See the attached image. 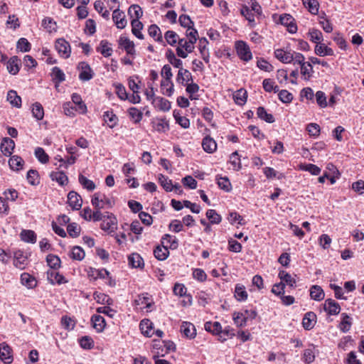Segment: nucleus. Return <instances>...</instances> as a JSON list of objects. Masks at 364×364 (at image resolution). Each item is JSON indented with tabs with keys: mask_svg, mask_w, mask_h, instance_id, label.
<instances>
[{
	"mask_svg": "<svg viewBox=\"0 0 364 364\" xmlns=\"http://www.w3.org/2000/svg\"><path fill=\"white\" fill-rule=\"evenodd\" d=\"M161 76L164 78L161 82V90L163 95L171 96L174 92L173 83L171 81L173 76L169 65H165L161 69Z\"/></svg>",
	"mask_w": 364,
	"mask_h": 364,
	"instance_id": "1",
	"label": "nucleus"
},
{
	"mask_svg": "<svg viewBox=\"0 0 364 364\" xmlns=\"http://www.w3.org/2000/svg\"><path fill=\"white\" fill-rule=\"evenodd\" d=\"M102 219H99L98 221H101L100 227L102 230L108 233L114 232L117 229V221L113 214L109 212H102Z\"/></svg>",
	"mask_w": 364,
	"mask_h": 364,
	"instance_id": "2",
	"label": "nucleus"
},
{
	"mask_svg": "<svg viewBox=\"0 0 364 364\" xmlns=\"http://www.w3.org/2000/svg\"><path fill=\"white\" fill-rule=\"evenodd\" d=\"M178 46L176 48V54L178 57L186 58L188 53L193 51L195 46L193 41L186 38H179L178 42Z\"/></svg>",
	"mask_w": 364,
	"mask_h": 364,
	"instance_id": "3",
	"label": "nucleus"
},
{
	"mask_svg": "<svg viewBox=\"0 0 364 364\" xmlns=\"http://www.w3.org/2000/svg\"><path fill=\"white\" fill-rule=\"evenodd\" d=\"M235 48L237 55L242 60L248 62L252 58L250 48L245 42L242 41H237Z\"/></svg>",
	"mask_w": 364,
	"mask_h": 364,
	"instance_id": "4",
	"label": "nucleus"
},
{
	"mask_svg": "<svg viewBox=\"0 0 364 364\" xmlns=\"http://www.w3.org/2000/svg\"><path fill=\"white\" fill-rule=\"evenodd\" d=\"M158 178L161 186L166 191H174L177 194L182 193V188L179 183L173 184L172 181L163 174H159Z\"/></svg>",
	"mask_w": 364,
	"mask_h": 364,
	"instance_id": "5",
	"label": "nucleus"
},
{
	"mask_svg": "<svg viewBox=\"0 0 364 364\" xmlns=\"http://www.w3.org/2000/svg\"><path fill=\"white\" fill-rule=\"evenodd\" d=\"M77 68L80 71L79 79L81 81H89L93 77L94 72L87 63L84 61L80 62Z\"/></svg>",
	"mask_w": 364,
	"mask_h": 364,
	"instance_id": "6",
	"label": "nucleus"
},
{
	"mask_svg": "<svg viewBox=\"0 0 364 364\" xmlns=\"http://www.w3.org/2000/svg\"><path fill=\"white\" fill-rule=\"evenodd\" d=\"M55 47L61 57L64 58H68V57H70L71 53L70 46L69 43L66 41L65 39H58L55 41Z\"/></svg>",
	"mask_w": 364,
	"mask_h": 364,
	"instance_id": "7",
	"label": "nucleus"
},
{
	"mask_svg": "<svg viewBox=\"0 0 364 364\" xmlns=\"http://www.w3.org/2000/svg\"><path fill=\"white\" fill-rule=\"evenodd\" d=\"M279 23L287 28V31L291 33H295L297 31V26L294 18L288 14H282L279 16Z\"/></svg>",
	"mask_w": 364,
	"mask_h": 364,
	"instance_id": "8",
	"label": "nucleus"
},
{
	"mask_svg": "<svg viewBox=\"0 0 364 364\" xmlns=\"http://www.w3.org/2000/svg\"><path fill=\"white\" fill-rule=\"evenodd\" d=\"M0 360L6 364L13 362L12 348L5 342L0 343Z\"/></svg>",
	"mask_w": 364,
	"mask_h": 364,
	"instance_id": "9",
	"label": "nucleus"
},
{
	"mask_svg": "<svg viewBox=\"0 0 364 364\" xmlns=\"http://www.w3.org/2000/svg\"><path fill=\"white\" fill-rule=\"evenodd\" d=\"M323 309L328 315H338L341 311V306L333 299H328L323 304Z\"/></svg>",
	"mask_w": 364,
	"mask_h": 364,
	"instance_id": "10",
	"label": "nucleus"
},
{
	"mask_svg": "<svg viewBox=\"0 0 364 364\" xmlns=\"http://www.w3.org/2000/svg\"><path fill=\"white\" fill-rule=\"evenodd\" d=\"M205 331L212 333L213 334L219 335L220 340L221 341H224L226 340V338L223 337V336L220 335L222 333V326L221 324L218 321L211 322L207 321L204 325Z\"/></svg>",
	"mask_w": 364,
	"mask_h": 364,
	"instance_id": "11",
	"label": "nucleus"
},
{
	"mask_svg": "<svg viewBox=\"0 0 364 364\" xmlns=\"http://www.w3.org/2000/svg\"><path fill=\"white\" fill-rule=\"evenodd\" d=\"M112 19L118 28L122 29L127 26L124 13L119 9H114Z\"/></svg>",
	"mask_w": 364,
	"mask_h": 364,
	"instance_id": "12",
	"label": "nucleus"
},
{
	"mask_svg": "<svg viewBox=\"0 0 364 364\" xmlns=\"http://www.w3.org/2000/svg\"><path fill=\"white\" fill-rule=\"evenodd\" d=\"M119 46L127 52V55H134L135 54L134 43L127 37L120 36Z\"/></svg>",
	"mask_w": 364,
	"mask_h": 364,
	"instance_id": "13",
	"label": "nucleus"
},
{
	"mask_svg": "<svg viewBox=\"0 0 364 364\" xmlns=\"http://www.w3.org/2000/svg\"><path fill=\"white\" fill-rule=\"evenodd\" d=\"M82 217L87 220L98 221L99 219H102V211L97 209L95 211H92L89 207H86L81 212Z\"/></svg>",
	"mask_w": 364,
	"mask_h": 364,
	"instance_id": "14",
	"label": "nucleus"
},
{
	"mask_svg": "<svg viewBox=\"0 0 364 364\" xmlns=\"http://www.w3.org/2000/svg\"><path fill=\"white\" fill-rule=\"evenodd\" d=\"M15 148V142L9 137H4L1 143V150L4 155L9 156Z\"/></svg>",
	"mask_w": 364,
	"mask_h": 364,
	"instance_id": "15",
	"label": "nucleus"
},
{
	"mask_svg": "<svg viewBox=\"0 0 364 364\" xmlns=\"http://www.w3.org/2000/svg\"><path fill=\"white\" fill-rule=\"evenodd\" d=\"M21 65V60L17 56H12L8 60L6 68L10 74L16 75L19 72Z\"/></svg>",
	"mask_w": 364,
	"mask_h": 364,
	"instance_id": "16",
	"label": "nucleus"
},
{
	"mask_svg": "<svg viewBox=\"0 0 364 364\" xmlns=\"http://www.w3.org/2000/svg\"><path fill=\"white\" fill-rule=\"evenodd\" d=\"M316 321V315L312 311H309L305 314L303 320L302 325L304 329L311 330L314 327Z\"/></svg>",
	"mask_w": 364,
	"mask_h": 364,
	"instance_id": "17",
	"label": "nucleus"
},
{
	"mask_svg": "<svg viewBox=\"0 0 364 364\" xmlns=\"http://www.w3.org/2000/svg\"><path fill=\"white\" fill-rule=\"evenodd\" d=\"M341 321L338 325V328L343 333H347L350 331L352 326V318L346 313L341 314Z\"/></svg>",
	"mask_w": 364,
	"mask_h": 364,
	"instance_id": "18",
	"label": "nucleus"
},
{
	"mask_svg": "<svg viewBox=\"0 0 364 364\" xmlns=\"http://www.w3.org/2000/svg\"><path fill=\"white\" fill-rule=\"evenodd\" d=\"M152 104L156 108L163 112H167L171 109V102L161 97L153 98Z\"/></svg>",
	"mask_w": 364,
	"mask_h": 364,
	"instance_id": "19",
	"label": "nucleus"
},
{
	"mask_svg": "<svg viewBox=\"0 0 364 364\" xmlns=\"http://www.w3.org/2000/svg\"><path fill=\"white\" fill-rule=\"evenodd\" d=\"M14 264L16 267L23 269L27 264V257L21 251H16L14 253Z\"/></svg>",
	"mask_w": 364,
	"mask_h": 364,
	"instance_id": "20",
	"label": "nucleus"
},
{
	"mask_svg": "<svg viewBox=\"0 0 364 364\" xmlns=\"http://www.w3.org/2000/svg\"><path fill=\"white\" fill-rule=\"evenodd\" d=\"M181 331L188 338H193L196 335V330L193 324L184 321L181 326Z\"/></svg>",
	"mask_w": 364,
	"mask_h": 364,
	"instance_id": "21",
	"label": "nucleus"
},
{
	"mask_svg": "<svg viewBox=\"0 0 364 364\" xmlns=\"http://www.w3.org/2000/svg\"><path fill=\"white\" fill-rule=\"evenodd\" d=\"M274 56L283 63H290L292 62L291 51H287L283 49H276L274 50Z\"/></svg>",
	"mask_w": 364,
	"mask_h": 364,
	"instance_id": "22",
	"label": "nucleus"
},
{
	"mask_svg": "<svg viewBox=\"0 0 364 364\" xmlns=\"http://www.w3.org/2000/svg\"><path fill=\"white\" fill-rule=\"evenodd\" d=\"M202 146L205 152L212 154L217 149V143L212 137L206 136L202 141Z\"/></svg>",
	"mask_w": 364,
	"mask_h": 364,
	"instance_id": "23",
	"label": "nucleus"
},
{
	"mask_svg": "<svg viewBox=\"0 0 364 364\" xmlns=\"http://www.w3.org/2000/svg\"><path fill=\"white\" fill-rule=\"evenodd\" d=\"M139 328L141 333L146 337H151L154 335L153 323L149 319H143L139 323Z\"/></svg>",
	"mask_w": 364,
	"mask_h": 364,
	"instance_id": "24",
	"label": "nucleus"
},
{
	"mask_svg": "<svg viewBox=\"0 0 364 364\" xmlns=\"http://www.w3.org/2000/svg\"><path fill=\"white\" fill-rule=\"evenodd\" d=\"M176 81L178 83H181L182 85H184V82H186V84L193 81V76L192 74L190 73L189 70L184 69L183 68H181V69L178 70L177 77H176Z\"/></svg>",
	"mask_w": 364,
	"mask_h": 364,
	"instance_id": "25",
	"label": "nucleus"
},
{
	"mask_svg": "<svg viewBox=\"0 0 364 364\" xmlns=\"http://www.w3.org/2000/svg\"><path fill=\"white\" fill-rule=\"evenodd\" d=\"M208 44V41L205 38H201L199 39L198 48L201 57L205 63H208L210 58V53L206 48Z\"/></svg>",
	"mask_w": 364,
	"mask_h": 364,
	"instance_id": "26",
	"label": "nucleus"
},
{
	"mask_svg": "<svg viewBox=\"0 0 364 364\" xmlns=\"http://www.w3.org/2000/svg\"><path fill=\"white\" fill-rule=\"evenodd\" d=\"M314 52L317 55L319 56H333L334 55V51L332 48L328 47L323 43H318L315 46Z\"/></svg>",
	"mask_w": 364,
	"mask_h": 364,
	"instance_id": "27",
	"label": "nucleus"
},
{
	"mask_svg": "<svg viewBox=\"0 0 364 364\" xmlns=\"http://www.w3.org/2000/svg\"><path fill=\"white\" fill-rule=\"evenodd\" d=\"M52 181H56L60 186H65L68 182V178L63 171H53L50 174Z\"/></svg>",
	"mask_w": 364,
	"mask_h": 364,
	"instance_id": "28",
	"label": "nucleus"
},
{
	"mask_svg": "<svg viewBox=\"0 0 364 364\" xmlns=\"http://www.w3.org/2000/svg\"><path fill=\"white\" fill-rule=\"evenodd\" d=\"M310 296L315 301H320L324 299L325 294L318 285H313L310 289Z\"/></svg>",
	"mask_w": 364,
	"mask_h": 364,
	"instance_id": "29",
	"label": "nucleus"
},
{
	"mask_svg": "<svg viewBox=\"0 0 364 364\" xmlns=\"http://www.w3.org/2000/svg\"><path fill=\"white\" fill-rule=\"evenodd\" d=\"M21 282L23 285L29 289L34 288L37 284L35 277L26 272L21 275Z\"/></svg>",
	"mask_w": 364,
	"mask_h": 364,
	"instance_id": "30",
	"label": "nucleus"
},
{
	"mask_svg": "<svg viewBox=\"0 0 364 364\" xmlns=\"http://www.w3.org/2000/svg\"><path fill=\"white\" fill-rule=\"evenodd\" d=\"M279 277L281 279V282L284 283L285 285H288L290 287H294L296 284V279L284 270L279 271Z\"/></svg>",
	"mask_w": 364,
	"mask_h": 364,
	"instance_id": "31",
	"label": "nucleus"
},
{
	"mask_svg": "<svg viewBox=\"0 0 364 364\" xmlns=\"http://www.w3.org/2000/svg\"><path fill=\"white\" fill-rule=\"evenodd\" d=\"M48 279L52 284L57 283L60 284L67 282L65 277L59 272H56L55 269L48 272Z\"/></svg>",
	"mask_w": 364,
	"mask_h": 364,
	"instance_id": "32",
	"label": "nucleus"
},
{
	"mask_svg": "<svg viewBox=\"0 0 364 364\" xmlns=\"http://www.w3.org/2000/svg\"><path fill=\"white\" fill-rule=\"evenodd\" d=\"M21 240L28 243H36V234L31 230H23L20 233Z\"/></svg>",
	"mask_w": 364,
	"mask_h": 364,
	"instance_id": "33",
	"label": "nucleus"
},
{
	"mask_svg": "<svg viewBox=\"0 0 364 364\" xmlns=\"http://www.w3.org/2000/svg\"><path fill=\"white\" fill-rule=\"evenodd\" d=\"M248 296L247 292L245 290L244 285L237 284L235 288V297L239 301H244L247 300Z\"/></svg>",
	"mask_w": 364,
	"mask_h": 364,
	"instance_id": "34",
	"label": "nucleus"
},
{
	"mask_svg": "<svg viewBox=\"0 0 364 364\" xmlns=\"http://www.w3.org/2000/svg\"><path fill=\"white\" fill-rule=\"evenodd\" d=\"M42 26L48 33L57 31V23L50 17H45L42 21Z\"/></svg>",
	"mask_w": 364,
	"mask_h": 364,
	"instance_id": "35",
	"label": "nucleus"
},
{
	"mask_svg": "<svg viewBox=\"0 0 364 364\" xmlns=\"http://www.w3.org/2000/svg\"><path fill=\"white\" fill-rule=\"evenodd\" d=\"M104 57L108 58L112 55V48L109 46V43L106 40L100 41V46L97 48Z\"/></svg>",
	"mask_w": 364,
	"mask_h": 364,
	"instance_id": "36",
	"label": "nucleus"
},
{
	"mask_svg": "<svg viewBox=\"0 0 364 364\" xmlns=\"http://www.w3.org/2000/svg\"><path fill=\"white\" fill-rule=\"evenodd\" d=\"M129 264L134 268H142L144 267V261L142 257L137 253L132 254L129 257Z\"/></svg>",
	"mask_w": 364,
	"mask_h": 364,
	"instance_id": "37",
	"label": "nucleus"
},
{
	"mask_svg": "<svg viewBox=\"0 0 364 364\" xmlns=\"http://www.w3.org/2000/svg\"><path fill=\"white\" fill-rule=\"evenodd\" d=\"M132 32L139 39H143L144 35L141 33V30L143 28V24L138 19H132L131 22Z\"/></svg>",
	"mask_w": 364,
	"mask_h": 364,
	"instance_id": "38",
	"label": "nucleus"
},
{
	"mask_svg": "<svg viewBox=\"0 0 364 364\" xmlns=\"http://www.w3.org/2000/svg\"><path fill=\"white\" fill-rule=\"evenodd\" d=\"M23 164L24 161L22 158L17 155L12 156L9 161L10 168L15 171L21 169Z\"/></svg>",
	"mask_w": 364,
	"mask_h": 364,
	"instance_id": "39",
	"label": "nucleus"
},
{
	"mask_svg": "<svg viewBox=\"0 0 364 364\" xmlns=\"http://www.w3.org/2000/svg\"><path fill=\"white\" fill-rule=\"evenodd\" d=\"M7 100L14 107H21V98L15 90H9L7 93Z\"/></svg>",
	"mask_w": 364,
	"mask_h": 364,
	"instance_id": "40",
	"label": "nucleus"
},
{
	"mask_svg": "<svg viewBox=\"0 0 364 364\" xmlns=\"http://www.w3.org/2000/svg\"><path fill=\"white\" fill-rule=\"evenodd\" d=\"M149 34L151 37L154 38L155 41L159 43L163 42V37L161 35L159 27L156 24H152L149 27Z\"/></svg>",
	"mask_w": 364,
	"mask_h": 364,
	"instance_id": "41",
	"label": "nucleus"
},
{
	"mask_svg": "<svg viewBox=\"0 0 364 364\" xmlns=\"http://www.w3.org/2000/svg\"><path fill=\"white\" fill-rule=\"evenodd\" d=\"M302 3L311 14L314 15L318 14L319 4L317 0H302Z\"/></svg>",
	"mask_w": 364,
	"mask_h": 364,
	"instance_id": "42",
	"label": "nucleus"
},
{
	"mask_svg": "<svg viewBox=\"0 0 364 364\" xmlns=\"http://www.w3.org/2000/svg\"><path fill=\"white\" fill-rule=\"evenodd\" d=\"M103 119L107 123L109 127L113 128L117 124V117L112 111H106L103 114Z\"/></svg>",
	"mask_w": 364,
	"mask_h": 364,
	"instance_id": "43",
	"label": "nucleus"
},
{
	"mask_svg": "<svg viewBox=\"0 0 364 364\" xmlns=\"http://www.w3.org/2000/svg\"><path fill=\"white\" fill-rule=\"evenodd\" d=\"M91 321L93 323V327L97 330V332L103 331L105 326V318L100 315H93L91 318Z\"/></svg>",
	"mask_w": 364,
	"mask_h": 364,
	"instance_id": "44",
	"label": "nucleus"
},
{
	"mask_svg": "<svg viewBox=\"0 0 364 364\" xmlns=\"http://www.w3.org/2000/svg\"><path fill=\"white\" fill-rule=\"evenodd\" d=\"M155 257L159 260H164L167 258L169 251L167 246L163 245L162 247L158 246L154 250Z\"/></svg>",
	"mask_w": 364,
	"mask_h": 364,
	"instance_id": "45",
	"label": "nucleus"
},
{
	"mask_svg": "<svg viewBox=\"0 0 364 364\" xmlns=\"http://www.w3.org/2000/svg\"><path fill=\"white\" fill-rule=\"evenodd\" d=\"M240 14L243 16L250 23L251 26L255 25V12L247 6H243L240 10Z\"/></svg>",
	"mask_w": 364,
	"mask_h": 364,
	"instance_id": "46",
	"label": "nucleus"
},
{
	"mask_svg": "<svg viewBox=\"0 0 364 364\" xmlns=\"http://www.w3.org/2000/svg\"><path fill=\"white\" fill-rule=\"evenodd\" d=\"M301 67V73L304 76V80H309L310 77L312 76V73H314L312 65L310 62H305L300 65Z\"/></svg>",
	"mask_w": 364,
	"mask_h": 364,
	"instance_id": "47",
	"label": "nucleus"
},
{
	"mask_svg": "<svg viewBox=\"0 0 364 364\" xmlns=\"http://www.w3.org/2000/svg\"><path fill=\"white\" fill-rule=\"evenodd\" d=\"M257 114L259 118L268 123H273L274 122V116L272 114L267 113L263 107L257 108Z\"/></svg>",
	"mask_w": 364,
	"mask_h": 364,
	"instance_id": "48",
	"label": "nucleus"
},
{
	"mask_svg": "<svg viewBox=\"0 0 364 364\" xmlns=\"http://www.w3.org/2000/svg\"><path fill=\"white\" fill-rule=\"evenodd\" d=\"M162 244L167 247L176 249L178 247V241L175 236L166 234L162 237Z\"/></svg>",
	"mask_w": 364,
	"mask_h": 364,
	"instance_id": "49",
	"label": "nucleus"
},
{
	"mask_svg": "<svg viewBox=\"0 0 364 364\" xmlns=\"http://www.w3.org/2000/svg\"><path fill=\"white\" fill-rule=\"evenodd\" d=\"M128 14L132 19H138L139 21V18L143 15V11L139 5L133 4L129 8Z\"/></svg>",
	"mask_w": 364,
	"mask_h": 364,
	"instance_id": "50",
	"label": "nucleus"
},
{
	"mask_svg": "<svg viewBox=\"0 0 364 364\" xmlns=\"http://www.w3.org/2000/svg\"><path fill=\"white\" fill-rule=\"evenodd\" d=\"M53 80L56 83H60L65 80V75L63 71L58 67H54L51 73Z\"/></svg>",
	"mask_w": 364,
	"mask_h": 364,
	"instance_id": "51",
	"label": "nucleus"
},
{
	"mask_svg": "<svg viewBox=\"0 0 364 364\" xmlns=\"http://www.w3.org/2000/svg\"><path fill=\"white\" fill-rule=\"evenodd\" d=\"M164 38L171 46H176L179 41V36L173 31H167L165 33Z\"/></svg>",
	"mask_w": 364,
	"mask_h": 364,
	"instance_id": "52",
	"label": "nucleus"
},
{
	"mask_svg": "<svg viewBox=\"0 0 364 364\" xmlns=\"http://www.w3.org/2000/svg\"><path fill=\"white\" fill-rule=\"evenodd\" d=\"M70 256L73 259L81 261L85 258V253L82 247L75 246L72 248Z\"/></svg>",
	"mask_w": 364,
	"mask_h": 364,
	"instance_id": "53",
	"label": "nucleus"
},
{
	"mask_svg": "<svg viewBox=\"0 0 364 364\" xmlns=\"http://www.w3.org/2000/svg\"><path fill=\"white\" fill-rule=\"evenodd\" d=\"M72 101L74 104L77 105L78 110L80 113H85L87 111V107L82 102L81 96L77 93H73L71 96Z\"/></svg>",
	"mask_w": 364,
	"mask_h": 364,
	"instance_id": "54",
	"label": "nucleus"
},
{
	"mask_svg": "<svg viewBox=\"0 0 364 364\" xmlns=\"http://www.w3.org/2000/svg\"><path fill=\"white\" fill-rule=\"evenodd\" d=\"M94 8L104 18H109V11L105 9L104 3L102 1H96L94 3Z\"/></svg>",
	"mask_w": 364,
	"mask_h": 364,
	"instance_id": "55",
	"label": "nucleus"
},
{
	"mask_svg": "<svg viewBox=\"0 0 364 364\" xmlns=\"http://www.w3.org/2000/svg\"><path fill=\"white\" fill-rule=\"evenodd\" d=\"M32 114L37 120H41L43 118L44 110L43 106L39 102H36L33 105Z\"/></svg>",
	"mask_w": 364,
	"mask_h": 364,
	"instance_id": "56",
	"label": "nucleus"
},
{
	"mask_svg": "<svg viewBox=\"0 0 364 364\" xmlns=\"http://www.w3.org/2000/svg\"><path fill=\"white\" fill-rule=\"evenodd\" d=\"M229 161L232 164L233 170L239 171L240 169H241V160L237 151H235L230 155Z\"/></svg>",
	"mask_w": 364,
	"mask_h": 364,
	"instance_id": "57",
	"label": "nucleus"
},
{
	"mask_svg": "<svg viewBox=\"0 0 364 364\" xmlns=\"http://www.w3.org/2000/svg\"><path fill=\"white\" fill-rule=\"evenodd\" d=\"M46 262L49 267H50L53 270H55L60 267V258L54 255L50 254L46 257Z\"/></svg>",
	"mask_w": 364,
	"mask_h": 364,
	"instance_id": "58",
	"label": "nucleus"
},
{
	"mask_svg": "<svg viewBox=\"0 0 364 364\" xmlns=\"http://www.w3.org/2000/svg\"><path fill=\"white\" fill-rule=\"evenodd\" d=\"M78 181L80 185L82 186L84 188H86L88 191H93L95 188V185L93 183V181L87 178L82 174H80Z\"/></svg>",
	"mask_w": 364,
	"mask_h": 364,
	"instance_id": "59",
	"label": "nucleus"
},
{
	"mask_svg": "<svg viewBox=\"0 0 364 364\" xmlns=\"http://www.w3.org/2000/svg\"><path fill=\"white\" fill-rule=\"evenodd\" d=\"M81 196L75 191H70L68 195V205H82Z\"/></svg>",
	"mask_w": 364,
	"mask_h": 364,
	"instance_id": "60",
	"label": "nucleus"
},
{
	"mask_svg": "<svg viewBox=\"0 0 364 364\" xmlns=\"http://www.w3.org/2000/svg\"><path fill=\"white\" fill-rule=\"evenodd\" d=\"M129 117L134 122V123L139 122L142 117V112L136 107H131L128 109Z\"/></svg>",
	"mask_w": 364,
	"mask_h": 364,
	"instance_id": "61",
	"label": "nucleus"
},
{
	"mask_svg": "<svg viewBox=\"0 0 364 364\" xmlns=\"http://www.w3.org/2000/svg\"><path fill=\"white\" fill-rule=\"evenodd\" d=\"M308 35H309L310 41H311L312 42L316 43L317 44L321 41L323 40V34L318 29L312 28V29L309 30Z\"/></svg>",
	"mask_w": 364,
	"mask_h": 364,
	"instance_id": "62",
	"label": "nucleus"
},
{
	"mask_svg": "<svg viewBox=\"0 0 364 364\" xmlns=\"http://www.w3.org/2000/svg\"><path fill=\"white\" fill-rule=\"evenodd\" d=\"M234 100L235 102L240 105L245 104L247 100L246 90L242 89L237 90L234 95Z\"/></svg>",
	"mask_w": 364,
	"mask_h": 364,
	"instance_id": "63",
	"label": "nucleus"
},
{
	"mask_svg": "<svg viewBox=\"0 0 364 364\" xmlns=\"http://www.w3.org/2000/svg\"><path fill=\"white\" fill-rule=\"evenodd\" d=\"M178 22L182 27L186 28H191L194 26L193 21L191 19L188 15L182 14L179 16Z\"/></svg>",
	"mask_w": 364,
	"mask_h": 364,
	"instance_id": "64",
	"label": "nucleus"
}]
</instances>
